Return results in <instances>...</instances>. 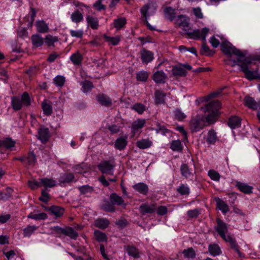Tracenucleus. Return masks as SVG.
<instances>
[{
    "label": "nucleus",
    "instance_id": "c9c22d12",
    "mask_svg": "<svg viewBox=\"0 0 260 260\" xmlns=\"http://www.w3.org/2000/svg\"><path fill=\"white\" fill-rule=\"evenodd\" d=\"M126 251L128 254L134 258H138L140 256L139 250L134 246L128 245L126 247Z\"/></svg>",
    "mask_w": 260,
    "mask_h": 260
},
{
    "label": "nucleus",
    "instance_id": "de8ad7c7",
    "mask_svg": "<svg viewBox=\"0 0 260 260\" xmlns=\"http://www.w3.org/2000/svg\"><path fill=\"white\" fill-rule=\"evenodd\" d=\"M28 218L36 220H44L47 218V215L44 212L40 213H30L28 215Z\"/></svg>",
    "mask_w": 260,
    "mask_h": 260
},
{
    "label": "nucleus",
    "instance_id": "423d86ee",
    "mask_svg": "<svg viewBox=\"0 0 260 260\" xmlns=\"http://www.w3.org/2000/svg\"><path fill=\"white\" fill-rule=\"evenodd\" d=\"M15 159L20 160L27 167L34 166L37 161L36 155L33 152H29L26 155L15 158Z\"/></svg>",
    "mask_w": 260,
    "mask_h": 260
},
{
    "label": "nucleus",
    "instance_id": "7c9ffc66",
    "mask_svg": "<svg viewBox=\"0 0 260 260\" xmlns=\"http://www.w3.org/2000/svg\"><path fill=\"white\" fill-rule=\"evenodd\" d=\"M49 211L53 214L56 218H59L61 217L64 213V208L57 206H52L49 208Z\"/></svg>",
    "mask_w": 260,
    "mask_h": 260
},
{
    "label": "nucleus",
    "instance_id": "9d476101",
    "mask_svg": "<svg viewBox=\"0 0 260 260\" xmlns=\"http://www.w3.org/2000/svg\"><path fill=\"white\" fill-rule=\"evenodd\" d=\"M189 19L185 15H179L176 20V23L180 27L185 31L190 30V27L189 25Z\"/></svg>",
    "mask_w": 260,
    "mask_h": 260
},
{
    "label": "nucleus",
    "instance_id": "a878e982",
    "mask_svg": "<svg viewBox=\"0 0 260 260\" xmlns=\"http://www.w3.org/2000/svg\"><path fill=\"white\" fill-rule=\"evenodd\" d=\"M41 186L44 187V189L47 190V188H52L55 186L57 184L56 180L48 178H41Z\"/></svg>",
    "mask_w": 260,
    "mask_h": 260
},
{
    "label": "nucleus",
    "instance_id": "338daca9",
    "mask_svg": "<svg viewBox=\"0 0 260 260\" xmlns=\"http://www.w3.org/2000/svg\"><path fill=\"white\" fill-rule=\"evenodd\" d=\"M175 118L179 121H182L185 118L186 115L180 110L176 109L174 111Z\"/></svg>",
    "mask_w": 260,
    "mask_h": 260
},
{
    "label": "nucleus",
    "instance_id": "dca6fc26",
    "mask_svg": "<svg viewBox=\"0 0 260 260\" xmlns=\"http://www.w3.org/2000/svg\"><path fill=\"white\" fill-rule=\"evenodd\" d=\"M50 137L49 129L44 126H41L38 129V138L42 143H45L48 141Z\"/></svg>",
    "mask_w": 260,
    "mask_h": 260
},
{
    "label": "nucleus",
    "instance_id": "72a5a7b5",
    "mask_svg": "<svg viewBox=\"0 0 260 260\" xmlns=\"http://www.w3.org/2000/svg\"><path fill=\"white\" fill-rule=\"evenodd\" d=\"M175 10L170 7H167L164 9L165 18L170 21H172L175 18Z\"/></svg>",
    "mask_w": 260,
    "mask_h": 260
},
{
    "label": "nucleus",
    "instance_id": "5fc2aeb1",
    "mask_svg": "<svg viewBox=\"0 0 260 260\" xmlns=\"http://www.w3.org/2000/svg\"><path fill=\"white\" fill-rule=\"evenodd\" d=\"M102 209L106 212H114L115 211V207L112 202H107L102 206Z\"/></svg>",
    "mask_w": 260,
    "mask_h": 260
},
{
    "label": "nucleus",
    "instance_id": "4468645a",
    "mask_svg": "<svg viewBox=\"0 0 260 260\" xmlns=\"http://www.w3.org/2000/svg\"><path fill=\"white\" fill-rule=\"evenodd\" d=\"M156 210V205L154 203L149 204L148 203L143 204L140 205L139 210L142 215L148 213H153Z\"/></svg>",
    "mask_w": 260,
    "mask_h": 260
},
{
    "label": "nucleus",
    "instance_id": "b1692460",
    "mask_svg": "<svg viewBox=\"0 0 260 260\" xmlns=\"http://www.w3.org/2000/svg\"><path fill=\"white\" fill-rule=\"evenodd\" d=\"M241 118L237 116H232L230 117L228 121L229 126L232 129L239 127L241 126Z\"/></svg>",
    "mask_w": 260,
    "mask_h": 260
},
{
    "label": "nucleus",
    "instance_id": "1a4fd4ad",
    "mask_svg": "<svg viewBox=\"0 0 260 260\" xmlns=\"http://www.w3.org/2000/svg\"><path fill=\"white\" fill-rule=\"evenodd\" d=\"M226 242L229 243L231 248L235 250L239 257H244V254L239 250V247L237 243L236 239L232 237L231 235H228L225 237L224 239H222Z\"/></svg>",
    "mask_w": 260,
    "mask_h": 260
},
{
    "label": "nucleus",
    "instance_id": "c756f323",
    "mask_svg": "<svg viewBox=\"0 0 260 260\" xmlns=\"http://www.w3.org/2000/svg\"><path fill=\"white\" fill-rule=\"evenodd\" d=\"M16 142L11 138H7L1 141V147L3 146L7 149L14 150Z\"/></svg>",
    "mask_w": 260,
    "mask_h": 260
},
{
    "label": "nucleus",
    "instance_id": "6e6d98bb",
    "mask_svg": "<svg viewBox=\"0 0 260 260\" xmlns=\"http://www.w3.org/2000/svg\"><path fill=\"white\" fill-rule=\"evenodd\" d=\"M37 229L35 225H28L23 230V235L24 237H29L31 234Z\"/></svg>",
    "mask_w": 260,
    "mask_h": 260
},
{
    "label": "nucleus",
    "instance_id": "bf43d9fd",
    "mask_svg": "<svg viewBox=\"0 0 260 260\" xmlns=\"http://www.w3.org/2000/svg\"><path fill=\"white\" fill-rule=\"evenodd\" d=\"M28 185L31 189H36L39 187H41V179H39V181H38L35 179L29 180L28 181Z\"/></svg>",
    "mask_w": 260,
    "mask_h": 260
},
{
    "label": "nucleus",
    "instance_id": "680f3d73",
    "mask_svg": "<svg viewBox=\"0 0 260 260\" xmlns=\"http://www.w3.org/2000/svg\"><path fill=\"white\" fill-rule=\"evenodd\" d=\"M208 175L213 180L218 181L220 178V174L214 170H210L208 172Z\"/></svg>",
    "mask_w": 260,
    "mask_h": 260
},
{
    "label": "nucleus",
    "instance_id": "79ce46f5",
    "mask_svg": "<svg viewBox=\"0 0 260 260\" xmlns=\"http://www.w3.org/2000/svg\"><path fill=\"white\" fill-rule=\"evenodd\" d=\"M155 102L156 104H162L165 103L166 94L161 90H156L155 93Z\"/></svg>",
    "mask_w": 260,
    "mask_h": 260
},
{
    "label": "nucleus",
    "instance_id": "6e6552de",
    "mask_svg": "<svg viewBox=\"0 0 260 260\" xmlns=\"http://www.w3.org/2000/svg\"><path fill=\"white\" fill-rule=\"evenodd\" d=\"M139 54L142 62L144 64H147L154 59V53L144 48L140 50Z\"/></svg>",
    "mask_w": 260,
    "mask_h": 260
},
{
    "label": "nucleus",
    "instance_id": "f704fd0d",
    "mask_svg": "<svg viewBox=\"0 0 260 260\" xmlns=\"http://www.w3.org/2000/svg\"><path fill=\"white\" fill-rule=\"evenodd\" d=\"M217 208L220 210L223 214H225L229 211V207L228 204L220 199L216 200Z\"/></svg>",
    "mask_w": 260,
    "mask_h": 260
},
{
    "label": "nucleus",
    "instance_id": "4d7b16f0",
    "mask_svg": "<svg viewBox=\"0 0 260 260\" xmlns=\"http://www.w3.org/2000/svg\"><path fill=\"white\" fill-rule=\"evenodd\" d=\"M180 171L181 175L185 178H188L191 175V173L189 170V167L185 164H183L181 165L180 167Z\"/></svg>",
    "mask_w": 260,
    "mask_h": 260
},
{
    "label": "nucleus",
    "instance_id": "ea45409f",
    "mask_svg": "<svg viewBox=\"0 0 260 260\" xmlns=\"http://www.w3.org/2000/svg\"><path fill=\"white\" fill-rule=\"evenodd\" d=\"M150 9V5L146 4L141 9L140 12L143 17L145 18V22L150 29L153 30L154 28L150 25L147 21V12Z\"/></svg>",
    "mask_w": 260,
    "mask_h": 260
},
{
    "label": "nucleus",
    "instance_id": "6ab92c4d",
    "mask_svg": "<svg viewBox=\"0 0 260 260\" xmlns=\"http://www.w3.org/2000/svg\"><path fill=\"white\" fill-rule=\"evenodd\" d=\"M86 20L88 26L94 30H96L99 28V21L97 17L90 15H87Z\"/></svg>",
    "mask_w": 260,
    "mask_h": 260
},
{
    "label": "nucleus",
    "instance_id": "aec40b11",
    "mask_svg": "<svg viewBox=\"0 0 260 260\" xmlns=\"http://www.w3.org/2000/svg\"><path fill=\"white\" fill-rule=\"evenodd\" d=\"M190 126L192 132H198L204 127L203 121L199 119H192L190 121Z\"/></svg>",
    "mask_w": 260,
    "mask_h": 260
},
{
    "label": "nucleus",
    "instance_id": "ddd939ff",
    "mask_svg": "<svg viewBox=\"0 0 260 260\" xmlns=\"http://www.w3.org/2000/svg\"><path fill=\"white\" fill-rule=\"evenodd\" d=\"M244 104L248 108L256 110L260 105V100L255 101L253 98L246 96L244 99Z\"/></svg>",
    "mask_w": 260,
    "mask_h": 260
},
{
    "label": "nucleus",
    "instance_id": "09e8293b",
    "mask_svg": "<svg viewBox=\"0 0 260 260\" xmlns=\"http://www.w3.org/2000/svg\"><path fill=\"white\" fill-rule=\"evenodd\" d=\"M217 140L216 133L213 130H210L208 133L207 142L209 144H214Z\"/></svg>",
    "mask_w": 260,
    "mask_h": 260
},
{
    "label": "nucleus",
    "instance_id": "393cba45",
    "mask_svg": "<svg viewBox=\"0 0 260 260\" xmlns=\"http://www.w3.org/2000/svg\"><path fill=\"white\" fill-rule=\"evenodd\" d=\"M172 72V74L177 77H185L187 74L186 70L181 65L173 66Z\"/></svg>",
    "mask_w": 260,
    "mask_h": 260
},
{
    "label": "nucleus",
    "instance_id": "e2e57ef3",
    "mask_svg": "<svg viewBox=\"0 0 260 260\" xmlns=\"http://www.w3.org/2000/svg\"><path fill=\"white\" fill-rule=\"evenodd\" d=\"M184 256L186 258H193L196 256L195 251L192 248L185 249L183 251Z\"/></svg>",
    "mask_w": 260,
    "mask_h": 260
},
{
    "label": "nucleus",
    "instance_id": "a18cd8bd",
    "mask_svg": "<svg viewBox=\"0 0 260 260\" xmlns=\"http://www.w3.org/2000/svg\"><path fill=\"white\" fill-rule=\"evenodd\" d=\"M126 23V19L123 17H120L114 20L113 26L117 30H119L125 26Z\"/></svg>",
    "mask_w": 260,
    "mask_h": 260
},
{
    "label": "nucleus",
    "instance_id": "cd10ccee",
    "mask_svg": "<svg viewBox=\"0 0 260 260\" xmlns=\"http://www.w3.org/2000/svg\"><path fill=\"white\" fill-rule=\"evenodd\" d=\"M70 59L74 65L80 66L83 59V57L82 54L79 51H77L71 55Z\"/></svg>",
    "mask_w": 260,
    "mask_h": 260
},
{
    "label": "nucleus",
    "instance_id": "69168bd1",
    "mask_svg": "<svg viewBox=\"0 0 260 260\" xmlns=\"http://www.w3.org/2000/svg\"><path fill=\"white\" fill-rule=\"evenodd\" d=\"M78 189L82 194L90 193L93 191V188L88 185L81 186L79 187Z\"/></svg>",
    "mask_w": 260,
    "mask_h": 260
},
{
    "label": "nucleus",
    "instance_id": "473e14b6",
    "mask_svg": "<svg viewBox=\"0 0 260 260\" xmlns=\"http://www.w3.org/2000/svg\"><path fill=\"white\" fill-rule=\"evenodd\" d=\"M236 186L238 187L240 191L246 194L251 193L253 188L252 186L241 182H237Z\"/></svg>",
    "mask_w": 260,
    "mask_h": 260
},
{
    "label": "nucleus",
    "instance_id": "4c0bfd02",
    "mask_svg": "<svg viewBox=\"0 0 260 260\" xmlns=\"http://www.w3.org/2000/svg\"><path fill=\"white\" fill-rule=\"evenodd\" d=\"M152 144V142L147 139H143L136 142L137 146L141 149L148 148L151 146Z\"/></svg>",
    "mask_w": 260,
    "mask_h": 260
},
{
    "label": "nucleus",
    "instance_id": "f8f14e48",
    "mask_svg": "<svg viewBox=\"0 0 260 260\" xmlns=\"http://www.w3.org/2000/svg\"><path fill=\"white\" fill-rule=\"evenodd\" d=\"M146 120L144 119H137L133 122L131 125L132 137L135 136L136 133L144 127Z\"/></svg>",
    "mask_w": 260,
    "mask_h": 260
},
{
    "label": "nucleus",
    "instance_id": "f3484780",
    "mask_svg": "<svg viewBox=\"0 0 260 260\" xmlns=\"http://www.w3.org/2000/svg\"><path fill=\"white\" fill-rule=\"evenodd\" d=\"M110 201L114 205L121 206L125 208L126 204L123 199L116 193H112L110 196Z\"/></svg>",
    "mask_w": 260,
    "mask_h": 260
},
{
    "label": "nucleus",
    "instance_id": "603ef678",
    "mask_svg": "<svg viewBox=\"0 0 260 260\" xmlns=\"http://www.w3.org/2000/svg\"><path fill=\"white\" fill-rule=\"evenodd\" d=\"M82 91L86 93L90 91L93 87L92 83L89 81L85 80L81 82Z\"/></svg>",
    "mask_w": 260,
    "mask_h": 260
},
{
    "label": "nucleus",
    "instance_id": "a19ab883",
    "mask_svg": "<svg viewBox=\"0 0 260 260\" xmlns=\"http://www.w3.org/2000/svg\"><path fill=\"white\" fill-rule=\"evenodd\" d=\"M58 37L53 36L51 35H47L44 38V41L48 47H54V44L58 42Z\"/></svg>",
    "mask_w": 260,
    "mask_h": 260
},
{
    "label": "nucleus",
    "instance_id": "49530a36",
    "mask_svg": "<svg viewBox=\"0 0 260 260\" xmlns=\"http://www.w3.org/2000/svg\"><path fill=\"white\" fill-rule=\"evenodd\" d=\"M148 72L145 71H141L136 73V78L138 81L146 82L148 79Z\"/></svg>",
    "mask_w": 260,
    "mask_h": 260
},
{
    "label": "nucleus",
    "instance_id": "4be33fe9",
    "mask_svg": "<svg viewBox=\"0 0 260 260\" xmlns=\"http://www.w3.org/2000/svg\"><path fill=\"white\" fill-rule=\"evenodd\" d=\"M75 176L72 173L60 174L58 181L60 184L70 183L74 180Z\"/></svg>",
    "mask_w": 260,
    "mask_h": 260
},
{
    "label": "nucleus",
    "instance_id": "8fccbe9b",
    "mask_svg": "<svg viewBox=\"0 0 260 260\" xmlns=\"http://www.w3.org/2000/svg\"><path fill=\"white\" fill-rule=\"evenodd\" d=\"M104 38L105 39V41L114 45L116 46L118 44L120 41V37L119 36H116L115 37H109L106 35H104Z\"/></svg>",
    "mask_w": 260,
    "mask_h": 260
},
{
    "label": "nucleus",
    "instance_id": "052dcab7",
    "mask_svg": "<svg viewBox=\"0 0 260 260\" xmlns=\"http://www.w3.org/2000/svg\"><path fill=\"white\" fill-rule=\"evenodd\" d=\"M177 191L181 195H187L189 193V188L187 185L181 184L177 189Z\"/></svg>",
    "mask_w": 260,
    "mask_h": 260
},
{
    "label": "nucleus",
    "instance_id": "774afa93",
    "mask_svg": "<svg viewBox=\"0 0 260 260\" xmlns=\"http://www.w3.org/2000/svg\"><path fill=\"white\" fill-rule=\"evenodd\" d=\"M70 35L72 37L82 38L83 35V31L81 29L70 30Z\"/></svg>",
    "mask_w": 260,
    "mask_h": 260
},
{
    "label": "nucleus",
    "instance_id": "a211bd4d",
    "mask_svg": "<svg viewBox=\"0 0 260 260\" xmlns=\"http://www.w3.org/2000/svg\"><path fill=\"white\" fill-rule=\"evenodd\" d=\"M167 78V75L162 71H157L152 76V79L156 83H164Z\"/></svg>",
    "mask_w": 260,
    "mask_h": 260
},
{
    "label": "nucleus",
    "instance_id": "2eb2a0df",
    "mask_svg": "<svg viewBox=\"0 0 260 260\" xmlns=\"http://www.w3.org/2000/svg\"><path fill=\"white\" fill-rule=\"evenodd\" d=\"M127 138L126 135L118 138L115 141L114 147L120 151L124 150L128 144Z\"/></svg>",
    "mask_w": 260,
    "mask_h": 260
},
{
    "label": "nucleus",
    "instance_id": "412c9836",
    "mask_svg": "<svg viewBox=\"0 0 260 260\" xmlns=\"http://www.w3.org/2000/svg\"><path fill=\"white\" fill-rule=\"evenodd\" d=\"M31 41L34 47H41L44 43V39L39 34H36L31 36Z\"/></svg>",
    "mask_w": 260,
    "mask_h": 260
},
{
    "label": "nucleus",
    "instance_id": "e433bc0d",
    "mask_svg": "<svg viewBox=\"0 0 260 260\" xmlns=\"http://www.w3.org/2000/svg\"><path fill=\"white\" fill-rule=\"evenodd\" d=\"M208 251L210 254L213 256L218 255L221 253L220 247L215 243L211 244L209 245Z\"/></svg>",
    "mask_w": 260,
    "mask_h": 260
},
{
    "label": "nucleus",
    "instance_id": "7ed1b4c3",
    "mask_svg": "<svg viewBox=\"0 0 260 260\" xmlns=\"http://www.w3.org/2000/svg\"><path fill=\"white\" fill-rule=\"evenodd\" d=\"M51 230L54 231L55 234L68 236L71 239L74 240H76L78 236V233L72 228L70 226L63 228L58 226H55L52 227Z\"/></svg>",
    "mask_w": 260,
    "mask_h": 260
},
{
    "label": "nucleus",
    "instance_id": "c85d7f7f",
    "mask_svg": "<svg viewBox=\"0 0 260 260\" xmlns=\"http://www.w3.org/2000/svg\"><path fill=\"white\" fill-rule=\"evenodd\" d=\"M133 188L137 191L143 194L146 195L148 192V186L144 183H138L133 186Z\"/></svg>",
    "mask_w": 260,
    "mask_h": 260
},
{
    "label": "nucleus",
    "instance_id": "39448f33",
    "mask_svg": "<svg viewBox=\"0 0 260 260\" xmlns=\"http://www.w3.org/2000/svg\"><path fill=\"white\" fill-rule=\"evenodd\" d=\"M209 31V28L204 27L201 30L195 29L192 31H187L186 34L190 39L194 40L202 39L203 41H205Z\"/></svg>",
    "mask_w": 260,
    "mask_h": 260
},
{
    "label": "nucleus",
    "instance_id": "f03ea898",
    "mask_svg": "<svg viewBox=\"0 0 260 260\" xmlns=\"http://www.w3.org/2000/svg\"><path fill=\"white\" fill-rule=\"evenodd\" d=\"M32 99L27 92L22 93L21 98L12 96L11 98V106L14 111H19L23 107H28L30 106Z\"/></svg>",
    "mask_w": 260,
    "mask_h": 260
},
{
    "label": "nucleus",
    "instance_id": "13d9d810",
    "mask_svg": "<svg viewBox=\"0 0 260 260\" xmlns=\"http://www.w3.org/2000/svg\"><path fill=\"white\" fill-rule=\"evenodd\" d=\"M65 78L62 76H57L53 79V82L56 86L62 87L65 83Z\"/></svg>",
    "mask_w": 260,
    "mask_h": 260
},
{
    "label": "nucleus",
    "instance_id": "9b49d317",
    "mask_svg": "<svg viewBox=\"0 0 260 260\" xmlns=\"http://www.w3.org/2000/svg\"><path fill=\"white\" fill-rule=\"evenodd\" d=\"M221 108V103L218 101H213L207 104L205 107V111L208 113H214L220 114L219 110Z\"/></svg>",
    "mask_w": 260,
    "mask_h": 260
},
{
    "label": "nucleus",
    "instance_id": "37998d69",
    "mask_svg": "<svg viewBox=\"0 0 260 260\" xmlns=\"http://www.w3.org/2000/svg\"><path fill=\"white\" fill-rule=\"evenodd\" d=\"M71 19L73 22L78 23L83 21V16L79 10H76L72 14Z\"/></svg>",
    "mask_w": 260,
    "mask_h": 260
},
{
    "label": "nucleus",
    "instance_id": "864d4df0",
    "mask_svg": "<svg viewBox=\"0 0 260 260\" xmlns=\"http://www.w3.org/2000/svg\"><path fill=\"white\" fill-rule=\"evenodd\" d=\"M219 115L214 113H208V114L205 117L206 121L209 124H213L216 121Z\"/></svg>",
    "mask_w": 260,
    "mask_h": 260
},
{
    "label": "nucleus",
    "instance_id": "0eeeda50",
    "mask_svg": "<svg viewBox=\"0 0 260 260\" xmlns=\"http://www.w3.org/2000/svg\"><path fill=\"white\" fill-rule=\"evenodd\" d=\"M217 226L215 229L222 239H224L228 231V225L220 218L216 219Z\"/></svg>",
    "mask_w": 260,
    "mask_h": 260
},
{
    "label": "nucleus",
    "instance_id": "0e129e2a",
    "mask_svg": "<svg viewBox=\"0 0 260 260\" xmlns=\"http://www.w3.org/2000/svg\"><path fill=\"white\" fill-rule=\"evenodd\" d=\"M132 108L140 114H142L146 109L145 106L141 103H137L134 105Z\"/></svg>",
    "mask_w": 260,
    "mask_h": 260
},
{
    "label": "nucleus",
    "instance_id": "2f4dec72",
    "mask_svg": "<svg viewBox=\"0 0 260 260\" xmlns=\"http://www.w3.org/2000/svg\"><path fill=\"white\" fill-rule=\"evenodd\" d=\"M42 108L44 114L46 116H50L52 113L51 103L48 100H44L42 103Z\"/></svg>",
    "mask_w": 260,
    "mask_h": 260
},
{
    "label": "nucleus",
    "instance_id": "20e7f679",
    "mask_svg": "<svg viewBox=\"0 0 260 260\" xmlns=\"http://www.w3.org/2000/svg\"><path fill=\"white\" fill-rule=\"evenodd\" d=\"M115 162L113 160H103L98 165V169L103 173L109 175L114 174Z\"/></svg>",
    "mask_w": 260,
    "mask_h": 260
},
{
    "label": "nucleus",
    "instance_id": "58836bf2",
    "mask_svg": "<svg viewBox=\"0 0 260 260\" xmlns=\"http://www.w3.org/2000/svg\"><path fill=\"white\" fill-rule=\"evenodd\" d=\"M109 224V221L106 218H98L94 221L95 226L102 230L106 229Z\"/></svg>",
    "mask_w": 260,
    "mask_h": 260
},
{
    "label": "nucleus",
    "instance_id": "bb28decb",
    "mask_svg": "<svg viewBox=\"0 0 260 260\" xmlns=\"http://www.w3.org/2000/svg\"><path fill=\"white\" fill-rule=\"evenodd\" d=\"M97 101L105 107H110L112 105V101L110 98L104 94H99L96 96Z\"/></svg>",
    "mask_w": 260,
    "mask_h": 260
},
{
    "label": "nucleus",
    "instance_id": "c03bdc74",
    "mask_svg": "<svg viewBox=\"0 0 260 260\" xmlns=\"http://www.w3.org/2000/svg\"><path fill=\"white\" fill-rule=\"evenodd\" d=\"M170 147L173 151L181 152L183 149V145L179 140L172 141Z\"/></svg>",
    "mask_w": 260,
    "mask_h": 260
},
{
    "label": "nucleus",
    "instance_id": "3c124183",
    "mask_svg": "<svg viewBox=\"0 0 260 260\" xmlns=\"http://www.w3.org/2000/svg\"><path fill=\"white\" fill-rule=\"evenodd\" d=\"M94 236L96 240L99 242L107 241V238L106 235L99 230L94 231Z\"/></svg>",
    "mask_w": 260,
    "mask_h": 260
},
{
    "label": "nucleus",
    "instance_id": "f257e3e1",
    "mask_svg": "<svg viewBox=\"0 0 260 260\" xmlns=\"http://www.w3.org/2000/svg\"><path fill=\"white\" fill-rule=\"evenodd\" d=\"M221 50L229 57H231L232 55L237 56V59L233 60L234 64L232 66H239L240 67V71L244 73L247 79L251 80L255 79L254 72L250 70L249 68V66L251 63V60L249 58H245V54L244 53L235 48L228 41L222 42Z\"/></svg>",
    "mask_w": 260,
    "mask_h": 260
},
{
    "label": "nucleus",
    "instance_id": "5701e85b",
    "mask_svg": "<svg viewBox=\"0 0 260 260\" xmlns=\"http://www.w3.org/2000/svg\"><path fill=\"white\" fill-rule=\"evenodd\" d=\"M36 26L37 31L40 33H47L49 31L48 24L46 23L43 20L37 21Z\"/></svg>",
    "mask_w": 260,
    "mask_h": 260
}]
</instances>
